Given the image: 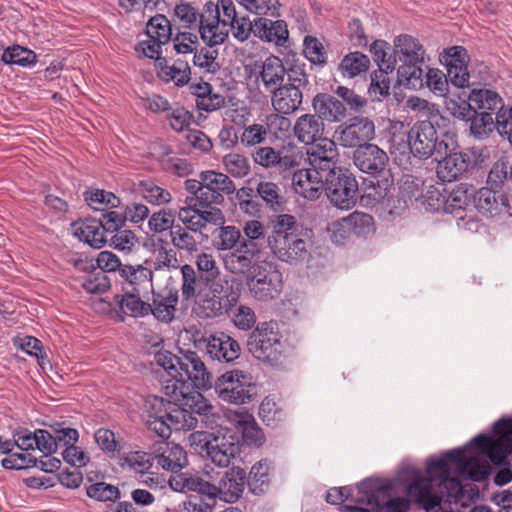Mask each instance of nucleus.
Masks as SVG:
<instances>
[{
	"label": "nucleus",
	"instance_id": "nucleus-46",
	"mask_svg": "<svg viewBox=\"0 0 512 512\" xmlns=\"http://www.w3.org/2000/svg\"><path fill=\"white\" fill-rule=\"evenodd\" d=\"M139 191L143 198L153 205H164L168 204L172 200L171 193L158 186L154 181L152 180H142L139 182Z\"/></svg>",
	"mask_w": 512,
	"mask_h": 512
},
{
	"label": "nucleus",
	"instance_id": "nucleus-63",
	"mask_svg": "<svg viewBox=\"0 0 512 512\" xmlns=\"http://www.w3.org/2000/svg\"><path fill=\"white\" fill-rule=\"evenodd\" d=\"M175 216L171 210L162 209L158 212H154L148 221L149 229L153 233H162L166 230H169V234L171 233V228L175 227L174 224Z\"/></svg>",
	"mask_w": 512,
	"mask_h": 512
},
{
	"label": "nucleus",
	"instance_id": "nucleus-57",
	"mask_svg": "<svg viewBox=\"0 0 512 512\" xmlns=\"http://www.w3.org/2000/svg\"><path fill=\"white\" fill-rule=\"evenodd\" d=\"M470 122V132L476 138L482 139L491 131L495 122V115L487 112H476L473 117L468 120Z\"/></svg>",
	"mask_w": 512,
	"mask_h": 512
},
{
	"label": "nucleus",
	"instance_id": "nucleus-26",
	"mask_svg": "<svg viewBox=\"0 0 512 512\" xmlns=\"http://www.w3.org/2000/svg\"><path fill=\"white\" fill-rule=\"evenodd\" d=\"M228 420L242 434L243 442L249 446H261L265 441L264 433L252 414L247 411H230Z\"/></svg>",
	"mask_w": 512,
	"mask_h": 512
},
{
	"label": "nucleus",
	"instance_id": "nucleus-61",
	"mask_svg": "<svg viewBox=\"0 0 512 512\" xmlns=\"http://www.w3.org/2000/svg\"><path fill=\"white\" fill-rule=\"evenodd\" d=\"M95 441L100 449L106 453L110 458L120 453L121 446L116 441L115 434L112 430L106 428H99L94 435Z\"/></svg>",
	"mask_w": 512,
	"mask_h": 512
},
{
	"label": "nucleus",
	"instance_id": "nucleus-15",
	"mask_svg": "<svg viewBox=\"0 0 512 512\" xmlns=\"http://www.w3.org/2000/svg\"><path fill=\"white\" fill-rule=\"evenodd\" d=\"M394 180L391 172L387 175L372 176V179H365L363 182V194L361 201L366 205L374 206L382 203L386 208L392 209L395 206V199L392 195Z\"/></svg>",
	"mask_w": 512,
	"mask_h": 512
},
{
	"label": "nucleus",
	"instance_id": "nucleus-45",
	"mask_svg": "<svg viewBox=\"0 0 512 512\" xmlns=\"http://www.w3.org/2000/svg\"><path fill=\"white\" fill-rule=\"evenodd\" d=\"M167 420L170 421L172 429L176 431L193 430L198 425V419L192 415V412L179 407L175 403L170 406Z\"/></svg>",
	"mask_w": 512,
	"mask_h": 512
},
{
	"label": "nucleus",
	"instance_id": "nucleus-5",
	"mask_svg": "<svg viewBox=\"0 0 512 512\" xmlns=\"http://www.w3.org/2000/svg\"><path fill=\"white\" fill-rule=\"evenodd\" d=\"M214 389L222 401L231 404L248 403L257 394L252 376L238 369L227 371L219 376Z\"/></svg>",
	"mask_w": 512,
	"mask_h": 512
},
{
	"label": "nucleus",
	"instance_id": "nucleus-14",
	"mask_svg": "<svg viewBox=\"0 0 512 512\" xmlns=\"http://www.w3.org/2000/svg\"><path fill=\"white\" fill-rule=\"evenodd\" d=\"M355 166L363 173L371 176L387 175L389 157L387 153L374 144H364L353 153Z\"/></svg>",
	"mask_w": 512,
	"mask_h": 512
},
{
	"label": "nucleus",
	"instance_id": "nucleus-7",
	"mask_svg": "<svg viewBox=\"0 0 512 512\" xmlns=\"http://www.w3.org/2000/svg\"><path fill=\"white\" fill-rule=\"evenodd\" d=\"M255 164L265 169H276L280 173L290 175L299 167L302 154L293 143L282 145L280 148L262 146L252 153Z\"/></svg>",
	"mask_w": 512,
	"mask_h": 512
},
{
	"label": "nucleus",
	"instance_id": "nucleus-32",
	"mask_svg": "<svg viewBox=\"0 0 512 512\" xmlns=\"http://www.w3.org/2000/svg\"><path fill=\"white\" fill-rule=\"evenodd\" d=\"M254 26V35L263 41L284 46L288 40L289 31L284 20L257 17L254 19Z\"/></svg>",
	"mask_w": 512,
	"mask_h": 512
},
{
	"label": "nucleus",
	"instance_id": "nucleus-31",
	"mask_svg": "<svg viewBox=\"0 0 512 512\" xmlns=\"http://www.w3.org/2000/svg\"><path fill=\"white\" fill-rule=\"evenodd\" d=\"M324 122L314 113L299 116L293 126L294 137L305 145L314 144L323 137Z\"/></svg>",
	"mask_w": 512,
	"mask_h": 512
},
{
	"label": "nucleus",
	"instance_id": "nucleus-30",
	"mask_svg": "<svg viewBox=\"0 0 512 512\" xmlns=\"http://www.w3.org/2000/svg\"><path fill=\"white\" fill-rule=\"evenodd\" d=\"M303 90L284 83L271 93V106L279 114L291 115L303 103Z\"/></svg>",
	"mask_w": 512,
	"mask_h": 512
},
{
	"label": "nucleus",
	"instance_id": "nucleus-38",
	"mask_svg": "<svg viewBox=\"0 0 512 512\" xmlns=\"http://www.w3.org/2000/svg\"><path fill=\"white\" fill-rule=\"evenodd\" d=\"M120 276L131 286L130 292L139 293L141 288L151 285L153 272L143 265H124L120 268Z\"/></svg>",
	"mask_w": 512,
	"mask_h": 512
},
{
	"label": "nucleus",
	"instance_id": "nucleus-59",
	"mask_svg": "<svg viewBox=\"0 0 512 512\" xmlns=\"http://www.w3.org/2000/svg\"><path fill=\"white\" fill-rule=\"evenodd\" d=\"M388 50H390V45L383 40H375L370 46V52L378 67L393 71L395 69L396 60L392 55H388Z\"/></svg>",
	"mask_w": 512,
	"mask_h": 512
},
{
	"label": "nucleus",
	"instance_id": "nucleus-48",
	"mask_svg": "<svg viewBox=\"0 0 512 512\" xmlns=\"http://www.w3.org/2000/svg\"><path fill=\"white\" fill-rule=\"evenodd\" d=\"M85 489L89 498L99 502H116L121 498L120 489L117 486L104 481L86 485Z\"/></svg>",
	"mask_w": 512,
	"mask_h": 512
},
{
	"label": "nucleus",
	"instance_id": "nucleus-60",
	"mask_svg": "<svg viewBox=\"0 0 512 512\" xmlns=\"http://www.w3.org/2000/svg\"><path fill=\"white\" fill-rule=\"evenodd\" d=\"M191 409L192 414L196 413L206 428L213 429L218 425L217 419H219V416L213 413V406L201 394L197 395V400L191 405Z\"/></svg>",
	"mask_w": 512,
	"mask_h": 512
},
{
	"label": "nucleus",
	"instance_id": "nucleus-6",
	"mask_svg": "<svg viewBox=\"0 0 512 512\" xmlns=\"http://www.w3.org/2000/svg\"><path fill=\"white\" fill-rule=\"evenodd\" d=\"M246 280L250 292L260 301L275 299L282 290V274L272 262L255 263Z\"/></svg>",
	"mask_w": 512,
	"mask_h": 512
},
{
	"label": "nucleus",
	"instance_id": "nucleus-62",
	"mask_svg": "<svg viewBox=\"0 0 512 512\" xmlns=\"http://www.w3.org/2000/svg\"><path fill=\"white\" fill-rule=\"evenodd\" d=\"M84 280L82 287L91 294H102L109 290L111 286L110 278L104 271L94 270Z\"/></svg>",
	"mask_w": 512,
	"mask_h": 512
},
{
	"label": "nucleus",
	"instance_id": "nucleus-29",
	"mask_svg": "<svg viewBox=\"0 0 512 512\" xmlns=\"http://www.w3.org/2000/svg\"><path fill=\"white\" fill-rule=\"evenodd\" d=\"M314 113L324 122H340L347 115L345 104L328 93H318L312 99Z\"/></svg>",
	"mask_w": 512,
	"mask_h": 512
},
{
	"label": "nucleus",
	"instance_id": "nucleus-42",
	"mask_svg": "<svg viewBox=\"0 0 512 512\" xmlns=\"http://www.w3.org/2000/svg\"><path fill=\"white\" fill-rule=\"evenodd\" d=\"M256 193L257 197H260L269 209L275 212L283 209L285 200L281 194L280 187L276 183L260 181L257 184Z\"/></svg>",
	"mask_w": 512,
	"mask_h": 512
},
{
	"label": "nucleus",
	"instance_id": "nucleus-47",
	"mask_svg": "<svg viewBox=\"0 0 512 512\" xmlns=\"http://www.w3.org/2000/svg\"><path fill=\"white\" fill-rule=\"evenodd\" d=\"M412 197L416 202L419 203L420 207H422L427 212L434 213L440 211L441 209L443 210L445 197L443 196L440 189L434 185H430L424 194L415 193L412 191L410 198Z\"/></svg>",
	"mask_w": 512,
	"mask_h": 512
},
{
	"label": "nucleus",
	"instance_id": "nucleus-51",
	"mask_svg": "<svg viewBox=\"0 0 512 512\" xmlns=\"http://www.w3.org/2000/svg\"><path fill=\"white\" fill-rule=\"evenodd\" d=\"M244 238L241 243L251 244L254 249L262 252L267 237L264 225L258 220L246 221L243 225Z\"/></svg>",
	"mask_w": 512,
	"mask_h": 512
},
{
	"label": "nucleus",
	"instance_id": "nucleus-58",
	"mask_svg": "<svg viewBox=\"0 0 512 512\" xmlns=\"http://www.w3.org/2000/svg\"><path fill=\"white\" fill-rule=\"evenodd\" d=\"M168 69L166 78H163V81L170 82L173 81L177 86L182 87L191 79V69L187 61L182 59H177L174 61L170 67H166Z\"/></svg>",
	"mask_w": 512,
	"mask_h": 512
},
{
	"label": "nucleus",
	"instance_id": "nucleus-27",
	"mask_svg": "<svg viewBox=\"0 0 512 512\" xmlns=\"http://www.w3.org/2000/svg\"><path fill=\"white\" fill-rule=\"evenodd\" d=\"M470 446L480 453L487 455L489 460L496 466L505 463L509 453H512V442L507 439L493 440L486 435H478L471 442Z\"/></svg>",
	"mask_w": 512,
	"mask_h": 512
},
{
	"label": "nucleus",
	"instance_id": "nucleus-13",
	"mask_svg": "<svg viewBox=\"0 0 512 512\" xmlns=\"http://www.w3.org/2000/svg\"><path fill=\"white\" fill-rule=\"evenodd\" d=\"M200 179L205 184L204 201H208L209 208H218L224 203V195L233 194L236 191V185L228 174L214 170L202 171L199 174Z\"/></svg>",
	"mask_w": 512,
	"mask_h": 512
},
{
	"label": "nucleus",
	"instance_id": "nucleus-17",
	"mask_svg": "<svg viewBox=\"0 0 512 512\" xmlns=\"http://www.w3.org/2000/svg\"><path fill=\"white\" fill-rule=\"evenodd\" d=\"M375 136V125L367 117H354L339 132V144L345 148H358Z\"/></svg>",
	"mask_w": 512,
	"mask_h": 512
},
{
	"label": "nucleus",
	"instance_id": "nucleus-8",
	"mask_svg": "<svg viewBox=\"0 0 512 512\" xmlns=\"http://www.w3.org/2000/svg\"><path fill=\"white\" fill-rule=\"evenodd\" d=\"M410 153L419 159H428L434 153L443 156L448 143L439 140L437 130L430 121H419L409 131Z\"/></svg>",
	"mask_w": 512,
	"mask_h": 512
},
{
	"label": "nucleus",
	"instance_id": "nucleus-34",
	"mask_svg": "<svg viewBox=\"0 0 512 512\" xmlns=\"http://www.w3.org/2000/svg\"><path fill=\"white\" fill-rule=\"evenodd\" d=\"M72 227L74 236L94 249L102 248L107 241L102 224L97 219L86 218L74 222Z\"/></svg>",
	"mask_w": 512,
	"mask_h": 512
},
{
	"label": "nucleus",
	"instance_id": "nucleus-50",
	"mask_svg": "<svg viewBox=\"0 0 512 512\" xmlns=\"http://www.w3.org/2000/svg\"><path fill=\"white\" fill-rule=\"evenodd\" d=\"M242 241L241 232L235 226H221L213 239V246L217 250H234Z\"/></svg>",
	"mask_w": 512,
	"mask_h": 512
},
{
	"label": "nucleus",
	"instance_id": "nucleus-24",
	"mask_svg": "<svg viewBox=\"0 0 512 512\" xmlns=\"http://www.w3.org/2000/svg\"><path fill=\"white\" fill-rule=\"evenodd\" d=\"M261 254L260 251L254 249L251 244H240L231 250L229 254L224 257V266L226 270L232 274L246 275L251 274L254 269V259Z\"/></svg>",
	"mask_w": 512,
	"mask_h": 512
},
{
	"label": "nucleus",
	"instance_id": "nucleus-41",
	"mask_svg": "<svg viewBox=\"0 0 512 512\" xmlns=\"http://www.w3.org/2000/svg\"><path fill=\"white\" fill-rule=\"evenodd\" d=\"M269 470L267 460H261L252 466L246 483L253 494L261 495L268 490L270 485Z\"/></svg>",
	"mask_w": 512,
	"mask_h": 512
},
{
	"label": "nucleus",
	"instance_id": "nucleus-40",
	"mask_svg": "<svg viewBox=\"0 0 512 512\" xmlns=\"http://www.w3.org/2000/svg\"><path fill=\"white\" fill-rule=\"evenodd\" d=\"M369 66V57L361 52L355 51L348 53L342 58L338 70L343 77L352 79L366 73Z\"/></svg>",
	"mask_w": 512,
	"mask_h": 512
},
{
	"label": "nucleus",
	"instance_id": "nucleus-4",
	"mask_svg": "<svg viewBox=\"0 0 512 512\" xmlns=\"http://www.w3.org/2000/svg\"><path fill=\"white\" fill-rule=\"evenodd\" d=\"M201 23L200 38L205 46L195 50L193 64L205 73L216 74L221 69V65L217 61L219 52L215 46L225 42L228 32L218 27L216 14L212 15L211 11L202 19Z\"/></svg>",
	"mask_w": 512,
	"mask_h": 512
},
{
	"label": "nucleus",
	"instance_id": "nucleus-23",
	"mask_svg": "<svg viewBox=\"0 0 512 512\" xmlns=\"http://www.w3.org/2000/svg\"><path fill=\"white\" fill-rule=\"evenodd\" d=\"M212 12V15H215L218 21V27H220V16L218 13V8L214 5L213 2H207L203 11L199 12L194 6L190 3H180L174 7L173 11V21L174 23H178L180 27L185 29H193L197 28L200 33V26L202 25V19L208 15V13Z\"/></svg>",
	"mask_w": 512,
	"mask_h": 512
},
{
	"label": "nucleus",
	"instance_id": "nucleus-36",
	"mask_svg": "<svg viewBox=\"0 0 512 512\" xmlns=\"http://www.w3.org/2000/svg\"><path fill=\"white\" fill-rule=\"evenodd\" d=\"M474 189L464 183L457 185L445 198L443 212L453 215L458 219H463V213L471 202Z\"/></svg>",
	"mask_w": 512,
	"mask_h": 512
},
{
	"label": "nucleus",
	"instance_id": "nucleus-25",
	"mask_svg": "<svg viewBox=\"0 0 512 512\" xmlns=\"http://www.w3.org/2000/svg\"><path fill=\"white\" fill-rule=\"evenodd\" d=\"M474 202L478 211L485 217L511 215L508 197L488 188L480 189L474 196Z\"/></svg>",
	"mask_w": 512,
	"mask_h": 512
},
{
	"label": "nucleus",
	"instance_id": "nucleus-39",
	"mask_svg": "<svg viewBox=\"0 0 512 512\" xmlns=\"http://www.w3.org/2000/svg\"><path fill=\"white\" fill-rule=\"evenodd\" d=\"M115 302L119 305L123 314L130 317H145L151 311L148 302L141 300L139 293L126 291L123 295H116Z\"/></svg>",
	"mask_w": 512,
	"mask_h": 512
},
{
	"label": "nucleus",
	"instance_id": "nucleus-9",
	"mask_svg": "<svg viewBox=\"0 0 512 512\" xmlns=\"http://www.w3.org/2000/svg\"><path fill=\"white\" fill-rule=\"evenodd\" d=\"M325 179V192L330 202L340 208L349 209L352 207L358 194V183L352 173L347 169L330 171Z\"/></svg>",
	"mask_w": 512,
	"mask_h": 512
},
{
	"label": "nucleus",
	"instance_id": "nucleus-64",
	"mask_svg": "<svg viewBox=\"0 0 512 512\" xmlns=\"http://www.w3.org/2000/svg\"><path fill=\"white\" fill-rule=\"evenodd\" d=\"M305 57L313 64L324 65L326 64V52L323 44L313 36H306L304 38Z\"/></svg>",
	"mask_w": 512,
	"mask_h": 512
},
{
	"label": "nucleus",
	"instance_id": "nucleus-11",
	"mask_svg": "<svg viewBox=\"0 0 512 512\" xmlns=\"http://www.w3.org/2000/svg\"><path fill=\"white\" fill-rule=\"evenodd\" d=\"M389 489L388 485H377L372 481H363L358 485V491L363 496L358 497L356 501L377 508L382 512H407L410 503L406 498H390L385 502L379 499L380 494L385 495Z\"/></svg>",
	"mask_w": 512,
	"mask_h": 512
},
{
	"label": "nucleus",
	"instance_id": "nucleus-2",
	"mask_svg": "<svg viewBox=\"0 0 512 512\" xmlns=\"http://www.w3.org/2000/svg\"><path fill=\"white\" fill-rule=\"evenodd\" d=\"M189 442L197 453L219 467H228L240 454L239 437L228 428L221 427L211 432L194 431L189 435Z\"/></svg>",
	"mask_w": 512,
	"mask_h": 512
},
{
	"label": "nucleus",
	"instance_id": "nucleus-43",
	"mask_svg": "<svg viewBox=\"0 0 512 512\" xmlns=\"http://www.w3.org/2000/svg\"><path fill=\"white\" fill-rule=\"evenodd\" d=\"M422 64L414 62L403 63L397 70L399 84L414 90L422 88L424 85Z\"/></svg>",
	"mask_w": 512,
	"mask_h": 512
},
{
	"label": "nucleus",
	"instance_id": "nucleus-54",
	"mask_svg": "<svg viewBox=\"0 0 512 512\" xmlns=\"http://www.w3.org/2000/svg\"><path fill=\"white\" fill-rule=\"evenodd\" d=\"M193 232L183 228L180 224H176L171 228L170 238L172 245L178 250L194 252L198 249V241L194 237Z\"/></svg>",
	"mask_w": 512,
	"mask_h": 512
},
{
	"label": "nucleus",
	"instance_id": "nucleus-37",
	"mask_svg": "<svg viewBox=\"0 0 512 512\" xmlns=\"http://www.w3.org/2000/svg\"><path fill=\"white\" fill-rule=\"evenodd\" d=\"M395 51L403 63H424V49L417 39L404 34L395 40Z\"/></svg>",
	"mask_w": 512,
	"mask_h": 512
},
{
	"label": "nucleus",
	"instance_id": "nucleus-35",
	"mask_svg": "<svg viewBox=\"0 0 512 512\" xmlns=\"http://www.w3.org/2000/svg\"><path fill=\"white\" fill-rule=\"evenodd\" d=\"M469 100L473 110L476 112H487L495 115V119L498 115L503 114V100L501 96L490 89H472L469 93Z\"/></svg>",
	"mask_w": 512,
	"mask_h": 512
},
{
	"label": "nucleus",
	"instance_id": "nucleus-52",
	"mask_svg": "<svg viewBox=\"0 0 512 512\" xmlns=\"http://www.w3.org/2000/svg\"><path fill=\"white\" fill-rule=\"evenodd\" d=\"M1 60L7 65L26 67L36 62V54L32 50L14 45L4 50Z\"/></svg>",
	"mask_w": 512,
	"mask_h": 512
},
{
	"label": "nucleus",
	"instance_id": "nucleus-12",
	"mask_svg": "<svg viewBox=\"0 0 512 512\" xmlns=\"http://www.w3.org/2000/svg\"><path fill=\"white\" fill-rule=\"evenodd\" d=\"M443 155L436 166V176L443 183L458 181L473 168L472 156L467 152L448 146Z\"/></svg>",
	"mask_w": 512,
	"mask_h": 512
},
{
	"label": "nucleus",
	"instance_id": "nucleus-21",
	"mask_svg": "<svg viewBox=\"0 0 512 512\" xmlns=\"http://www.w3.org/2000/svg\"><path fill=\"white\" fill-rule=\"evenodd\" d=\"M178 300V291L175 289L166 287L160 291H152L151 302H148L151 308L149 314L157 321L169 324L175 319Z\"/></svg>",
	"mask_w": 512,
	"mask_h": 512
},
{
	"label": "nucleus",
	"instance_id": "nucleus-28",
	"mask_svg": "<svg viewBox=\"0 0 512 512\" xmlns=\"http://www.w3.org/2000/svg\"><path fill=\"white\" fill-rule=\"evenodd\" d=\"M291 174L294 191L308 200L318 199L322 190L325 189V181L313 170H293Z\"/></svg>",
	"mask_w": 512,
	"mask_h": 512
},
{
	"label": "nucleus",
	"instance_id": "nucleus-56",
	"mask_svg": "<svg viewBox=\"0 0 512 512\" xmlns=\"http://www.w3.org/2000/svg\"><path fill=\"white\" fill-rule=\"evenodd\" d=\"M85 200L95 210L104 208H116L120 205V199L114 193L102 189L85 193Z\"/></svg>",
	"mask_w": 512,
	"mask_h": 512
},
{
	"label": "nucleus",
	"instance_id": "nucleus-3",
	"mask_svg": "<svg viewBox=\"0 0 512 512\" xmlns=\"http://www.w3.org/2000/svg\"><path fill=\"white\" fill-rule=\"evenodd\" d=\"M281 339L277 322H262L249 335L247 347L256 359L271 366H280L285 359V346Z\"/></svg>",
	"mask_w": 512,
	"mask_h": 512
},
{
	"label": "nucleus",
	"instance_id": "nucleus-19",
	"mask_svg": "<svg viewBox=\"0 0 512 512\" xmlns=\"http://www.w3.org/2000/svg\"><path fill=\"white\" fill-rule=\"evenodd\" d=\"M200 341L205 343L206 351L212 359L229 363L240 356L239 343L224 332L210 334Z\"/></svg>",
	"mask_w": 512,
	"mask_h": 512
},
{
	"label": "nucleus",
	"instance_id": "nucleus-55",
	"mask_svg": "<svg viewBox=\"0 0 512 512\" xmlns=\"http://www.w3.org/2000/svg\"><path fill=\"white\" fill-rule=\"evenodd\" d=\"M120 458L127 464L132 470L139 474L149 473L154 462V456L144 451H132L125 453Z\"/></svg>",
	"mask_w": 512,
	"mask_h": 512
},
{
	"label": "nucleus",
	"instance_id": "nucleus-18",
	"mask_svg": "<svg viewBox=\"0 0 512 512\" xmlns=\"http://www.w3.org/2000/svg\"><path fill=\"white\" fill-rule=\"evenodd\" d=\"M254 71L256 81H260L266 92L270 94L284 84L287 74L282 60L276 56H270L264 61L255 62Z\"/></svg>",
	"mask_w": 512,
	"mask_h": 512
},
{
	"label": "nucleus",
	"instance_id": "nucleus-33",
	"mask_svg": "<svg viewBox=\"0 0 512 512\" xmlns=\"http://www.w3.org/2000/svg\"><path fill=\"white\" fill-rule=\"evenodd\" d=\"M154 459L162 469L176 473L187 464L185 450L177 444L161 442L159 449L155 450Z\"/></svg>",
	"mask_w": 512,
	"mask_h": 512
},
{
	"label": "nucleus",
	"instance_id": "nucleus-16",
	"mask_svg": "<svg viewBox=\"0 0 512 512\" xmlns=\"http://www.w3.org/2000/svg\"><path fill=\"white\" fill-rule=\"evenodd\" d=\"M182 227L190 230L193 233H201L206 228L207 223L222 224L224 222V215L219 208L202 209L191 206L188 204L186 207H181L176 213Z\"/></svg>",
	"mask_w": 512,
	"mask_h": 512
},
{
	"label": "nucleus",
	"instance_id": "nucleus-49",
	"mask_svg": "<svg viewBox=\"0 0 512 512\" xmlns=\"http://www.w3.org/2000/svg\"><path fill=\"white\" fill-rule=\"evenodd\" d=\"M222 164L225 171L237 179L246 177L251 171L248 158L240 153L231 152L226 154L222 159Z\"/></svg>",
	"mask_w": 512,
	"mask_h": 512
},
{
	"label": "nucleus",
	"instance_id": "nucleus-1",
	"mask_svg": "<svg viewBox=\"0 0 512 512\" xmlns=\"http://www.w3.org/2000/svg\"><path fill=\"white\" fill-rule=\"evenodd\" d=\"M270 225L272 230L267 236V243L278 260L291 265H298L308 260L312 241L294 216L276 215L271 219Z\"/></svg>",
	"mask_w": 512,
	"mask_h": 512
},
{
	"label": "nucleus",
	"instance_id": "nucleus-10",
	"mask_svg": "<svg viewBox=\"0 0 512 512\" xmlns=\"http://www.w3.org/2000/svg\"><path fill=\"white\" fill-rule=\"evenodd\" d=\"M187 382L199 390H207L212 387V376L207 370L202 358L192 350H179L178 373Z\"/></svg>",
	"mask_w": 512,
	"mask_h": 512
},
{
	"label": "nucleus",
	"instance_id": "nucleus-20",
	"mask_svg": "<svg viewBox=\"0 0 512 512\" xmlns=\"http://www.w3.org/2000/svg\"><path fill=\"white\" fill-rule=\"evenodd\" d=\"M238 295L230 293L226 296L225 301L213 293H204L199 296L193 307V312L200 319H213L221 316L223 312H228L236 305Z\"/></svg>",
	"mask_w": 512,
	"mask_h": 512
},
{
	"label": "nucleus",
	"instance_id": "nucleus-22",
	"mask_svg": "<svg viewBox=\"0 0 512 512\" xmlns=\"http://www.w3.org/2000/svg\"><path fill=\"white\" fill-rule=\"evenodd\" d=\"M246 484V472L234 466L225 471L217 485V498L227 503H235L241 497Z\"/></svg>",
	"mask_w": 512,
	"mask_h": 512
},
{
	"label": "nucleus",
	"instance_id": "nucleus-44",
	"mask_svg": "<svg viewBox=\"0 0 512 512\" xmlns=\"http://www.w3.org/2000/svg\"><path fill=\"white\" fill-rule=\"evenodd\" d=\"M146 34L158 43H168L172 36L171 21L163 14H156L147 22Z\"/></svg>",
	"mask_w": 512,
	"mask_h": 512
},
{
	"label": "nucleus",
	"instance_id": "nucleus-53",
	"mask_svg": "<svg viewBox=\"0 0 512 512\" xmlns=\"http://www.w3.org/2000/svg\"><path fill=\"white\" fill-rule=\"evenodd\" d=\"M269 134V125L253 123L243 127L240 143L246 148L263 144Z\"/></svg>",
	"mask_w": 512,
	"mask_h": 512
}]
</instances>
